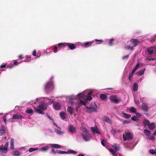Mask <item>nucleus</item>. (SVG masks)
Returning a JSON list of instances; mask_svg holds the SVG:
<instances>
[{
	"instance_id": "f257e3e1",
	"label": "nucleus",
	"mask_w": 156,
	"mask_h": 156,
	"mask_svg": "<svg viewBox=\"0 0 156 156\" xmlns=\"http://www.w3.org/2000/svg\"><path fill=\"white\" fill-rule=\"evenodd\" d=\"M41 98H37L34 102V104H36L37 102H40L39 105L37 107L34 108V110L36 112L43 114H44L43 110L46 109L47 107L45 104L44 101L41 100Z\"/></svg>"
},
{
	"instance_id": "f03ea898",
	"label": "nucleus",
	"mask_w": 156,
	"mask_h": 156,
	"mask_svg": "<svg viewBox=\"0 0 156 156\" xmlns=\"http://www.w3.org/2000/svg\"><path fill=\"white\" fill-rule=\"evenodd\" d=\"M112 146V148H110L108 149V150L113 156H115L116 152L117 151H119L120 147L119 145L116 144H114Z\"/></svg>"
},
{
	"instance_id": "7ed1b4c3",
	"label": "nucleus",
	"mask_w": 156,
	"mask_h": 156,
	"mask_svg": "<svg viewBox=\"0 0 156 156\" xmlns=\"http://www.w3.org/2000/svg\"><path fill=\"white\" fill-rule=\"evenodd\" d=\"M54 88L53 81L50 80L45 84L44 89L46 91L51 90Z\"/></svg>"
},
{
	"instance_id": "20e7f679",
	"label": "nucleus",
	"mask_w": 156,
	"mask_h": 156,
	"mask_svg": "<svg viewBox=\"0 0 156 156\" xmlns=\"http://www.w3.org/2000/svg\"><path fill=\"white\" fill-rule=\"evenodd\" d=\"M58 46L59 47L61 46L63 47L67 46L70 50H73L76 48V46L74 44L70 43H59L58 44Z\"/></svg>"
},
{
	"instance_id": "39448f33",
	"label": "nucleus",
	"mask_w": 156,
	"mask_h": 156,
	"mask_svg": "<svg viewBox=\"0 0 156 156\" xmlns=\"http://www.w3.org/2000/svg\"><path fill=\"white\" fill-rule=\"evenodd\" d=\"M133 135L132 133L127 132L123 135V139L124 140H129L133 138Z\"/></svg>"
},
{
	"instance_id": "423d86ee",
	"label": "nucleus",
	"mask_w": 156,
	"mask_h": 156,
	"mask_svg": "<svg viewBox=\"0 0 156 156\" xmlns=\"http://www.w3.org/2000/svg\"><path fill=\"white\" fill-rule=\"evenodd\" d=\"M66 99L70 104H73V101L76 99V96L73 95L67 96L66 97Z\"/></svg>"
},
{
	"instance_id": "0eeeda50",
	"label": "nucleus",
	"mask_w": 156,
	"mask_h": 156,
	"mask_svg": "<svg viewBox=\"0 0 156 156\" xmlns=\"http://www.w3.org/2000/svg\"><path fill=\"white\" fill-rule=\"evenodd\" d=\"M76 107V110L77 111L78 109L82 106L83 105H84L85 106V102L82 100H77L75 103Z\"/></svg>"
},
{
	"instance_id": "6e6552de",
	"label": "nucleus",
	"mask_w": 156,
	"mask_h": 156,
	"mask_svg": "<svg viewBox=\"0 0 156 156\" xmlns=\"http://www.w3.org/2000/svg\"><path fill=\"white\" fill-rule=\"evenodd\" d=\"M23 118V116L19 114H14L12 115V118L10 119V120L12 122H15V121L13 120L14 119H21Z\"/></svg>"
},
{
	"instance_id": "1a4fd4ad",
	"label": "nucleus",
	"mask_w": 156,
	"mask_h": 156,
	"mask_svg": "<svg viewBox=\"0 0 156 156\" xmlns=\"http://www.w3.org/2000/svg\"><path fill=\"white\" fill-rule=\"evenodd\" d=\"M82 136L83 139L86 141H90L91 137V135L89 133H82Z\"/></svg>"
},
{
	"instance_id": "9d476101",
	"label": "nucleus",
	"mask_w": 156,
	"mask_h": 156,
	"mask_svg": "<svg viewBox=\"0 0 156 156\" xmlns=\"http://www.w3.org/2000/svg\"><path fill=\"white\" fill-rule=\"evenodd\" d=\"M94 41H92L89 42H85L84 44L80 42H78V43L80 44V45L81 46L85 48H86L91 46L92 44L94 43Z\"/></svg>"
},
{
	"instance_id": "9b49d317",
	"label": "nucleus",
	"mask_w": 156,
	"mask_h": 156,
	"mask_svg": "<svg viewBox=\"0 0 156 156\" xmlns=\"http://www.w3.org/2000/svg\"><path fill=\"white\" fill-rule=\"evenodd\" d=\"M45 146L39 149V150L41 151H47L49 149V147H50V146L48 144H47L45 143L42 144H40V146Z\"/></svg>"
},
{
	"instance_id": "f8f14e48",
	"label": "nucleus",
	"mask_w": 156,
	"mask_h": 156,
	"mask_svg": "<svg viewBox=\"0 0 156 156\" xmlns=\"http://www.w3.org/2000/svg\"><path fill=\"white\" fill-rule=\"evenodd\" d=\"M147 52L149 54L151 55L156 53V47L155 46L151 47L148 48L147 49Z\"/></svg>"
},
{
	"instance_id": "ddd939ff",
	"label": "nucleus",
	"mask_w": 156,
	"mask_h": 156,
	"mask_svg": "<svg viewBox=\"0 0 156 156\" xmlns=\"http://www.w3.org/2000/svg\"><path fill=\"white\" fill-rule=\"evenodd\" d=\"M20 60H15L13 61V64H9L8 67L9 68L11 69L14 66H16L19 64L21 63L23 61H19Z\"/></svg>"
},
{
	"instance_id": "4468645a",
	"label": "nucleus",
	"mask_w": 156,
	"mask_h": 156,
	"mask_svg": "<svg viewBox=\"0 0 156 156\" xmlns=\"http://www.w3.org/2000/svg\"><path fill=\"white\" fill-rule=\"evenodd\" d=\"M91 130L94 133L101 134V132L99 130L97 126L95 125L94 127H91Z\"/></svg>"
},
{
	"instance_id": "2eb2a0df",
	"label": "nucleus",
	"mask_w": 156,
	"mask_h": 156,
	"mask_svg": "<svg viewBox=\"0 0 156 156\" xmlns=\"http://www.w3.org/2000/svg\"><path fill=\"white\" fill-rule=\"evenodd\" d=\"M87 93V90H86L83 91L82 92L76 95L75 96H76V99L77 98V97L79 99H80L81 98H83L85 96V95Z\"/></svg>"
},
{
	"instance_id": "dca6fc26",
	"label": "nucleus",
	"mask_w": 156,
	"mask_h": 156,
	"mask_svg": "<svg viewBox=\"0 0 156 156\" xmlns=\"http://www.w3.org/2000/svg\"><path fill=\"white\" fill-rule=\"evenodd\" d=\"M141 107L142 110L145 112H147L149 109L148 104L146 103H142Z\"/></svg>"
},
{
	"instance_id": "f3484780",
	"label": "nucleus",
	"mask_w": 156,
	"mask_h": 156,
	"mask_svg": "<svg viewBox=\"0 0 156 156\" xmlns=\"http://www.w3.org/2000/svg\"><path fill=\"white\" fill-rule=\"evenodd\" d=\"M62 107L61 105L59 102H56L53 105V107L54 109L56 110H59Z\"/></svg>"
},
{
	"instance_id": "a211bd4d",
	"label": "nucleus",
	"mask_w": 156,
	"mask_h": 156,
	"mask_svg": "<svg viewBox=\"0 0 156 156\" xmlns=\"http://www.w3.org/2000/svg\"><path fill=\"white\" fill-rule=\"evenodd\" d=\"M110 100L112 101L115 103H118L120 101V99H118L114 95L111 96L110 97Z\"/></svg>"
},
{
	"instance_id": "6ab92c4d",
	"label": "nucleus",
	"mask_w": 156,
	"mask_h": 156,
	"mask_svg": "<svg viewBox=\"0 0 156 156\" xmlns=\"http://www.w3.org/2000/svg\"><path fill=\"white\" fill-rule=\"evenodd\" d=\"M130 41L133 44L134 47H136L138 46V44L140 42L139 41L138 39H132L130 40Z\"/></svg>"
},
{
	"instance_id": "aec40b11",
	"label": "nucleus",
	"mask_w": 156,
	"mask_h": 156,
	"mask_svg": "<svg viewBox=\"0 0 156 156\" xmlns=\"http://www.w3.org/2000/svg\"><path fill=\"white\" fill-rule=\"evenodd\" d=\"M67 112L69 113L70 115H72L74 114L75 111L73 107L71 106H69L67 107Z\"/></svg>"
},
{
	"instance_id": "412c9836",
	"label": "nucleus",
	"mask_w": 156,
	"mask_h": 156,
	"mask_svg": "<svg viewBox=\"0 0 156 156\" xmlns=\"http://www.w3.org/2000/svg\"><path fill=\"white\" fill-rule=\"evenodd\" d=\"M69 131L71 133H74L76 131V128L72 125H70L68 127Z\"/></svg>"
},
{
	"instance_id": "4be33fe9",
	"label": "nucleus",
	"mask_w": 156,
	"mask_h": 156,
	"mask_svg": "<svg viewBox=\"0 0 156 156\" xmlns=\"http://www.w3.org/2000/svg\"><path fill=\"white\" fill-rule=\"evenodd\" d=\"M59 115L60 117L62 119L64 120L66 119L67 116V115L65 112H61L59 113Z\"/></svg>"
},
{
	"instance_id": "5701e85b",
	"label": "nucleus",
	"mask_w": 156,
	"mask_h": 156,
	"mask_svg": "<svg viewBox=\"0 0 156 156\" xmlns=\"http://www.w3.org/2000/svg\"><path fill=\"white\" fill-rule=\"evenodd\" d=\"M103 120L104 122H106L109 123L111 124L112 120L107 116H105L103 118Z\"/></svg>"
},
{
	"instance_id": "b1692460",
	"label": "nucleus",
	"mask_w": 156,
	"mask_h": 156,
	"mask_svg": "<svg viewBox=\"0 0 156 156\" xmlns=\"http://www.w3.org/2000/svg\"><path fill=\"white\" fill-rule=\"evenodd\" d=\"M146 70V69L144 68L142 69H141L136 73V74L138 76H141L143 75L144 73V72Z\"/></svg>"
},
{
	"instance_id": "393cba45",
	"label": "nucleus",
	"mask_w": 156,
	"mask_h": 156,
	"mask_svg": "<svg viewBox=\"0 0 156 156\" xmlns=\"http://www.w3.org/2000/svg\"><path fill=\"white\" fill-rule=\"evenodd\" d=\"M142 65V64L141 63H137L135 67L133 69L132 72L134 73L136 70L141 66Z\"/></svg>"
},
{
	"instance_id": "a878e982",
	"label": "nucleus",
	"mask_w": 156,
	"mask_h": 156,
	"mask_svg": "<svg viewBox=\"0 0 156 156\" xmlns=\"http://www.w3.org/2000/svg\"><path fill=\"white\" fill-rule=\"evenodd\" d=\"M90 106L94 110V112H97V105L95 102H92Z\"/></svg>"
},
{
	"instance_id": "bb28decb",
	"label": "nucleus",
	"mask_w": 156,
	"mask_h": 156,
	"mask_svg": "<svg viewBox=\"0 0 156 156\" xmlns=\"http://www.w3.org/2000/svg\"><path fill=\"white\" fill-rule=\"evenodd\" d=\"M49 145L51 148H55L59 149L61 148V146L58 144H49Z\"/></svg>"
},
{
	"instance_id": "cd10ccee",
	"label": "nucleus",
	"mask_w": 156,
	"mask_h": 156,
	"mask_svg": "<svg viewBox=\"0 0 156 156\" xmlns=\"http://www.w3.org/2000/svg\"><path fill=\"white\" fill-rule=\"evenodd\" d=\"M7 151V149L5 148L3 145L0 146V152L6 153Z\"/></svg>"
},
{
	"instance_id": "c85d7f7f",
	"label": "nucleus",
	"mask_w": 156,
	"mask_h": 156,
	"mask_svg": "<svg viewBox=\"0 0 156 156\" xmlns=\"http://www.w3.org/2000/svg\"><path fill=\"white\" fill-rule=\"evenodd\" d=\"M54 131L58 135H62L64 133V131H61L56 128L54 129Z\"/></svg>"
},
{
	"instance_id": "c756f323",
	"label": "nucleus",
	"mask_w": 156,
	"mask_h": 156,
	"mask_svg": "<svg viewBox=\"0 0 156 156\" xmlns=\"http://www.w3.org/2000/svg\"><path fill=\"white\" fill-rule=\"evenodd\" d=\"M85 109L87 112L88 113H91L94 112V110L90 107V106H85Z\"/></svg>"
},
{
	"instance_id": "7c9ffc66",
	"label": "nucleus",
	"mask_w": 156,
	"mask_h": 156,
	"mask_svg": "<svg viewBox=\"0 0 156 156\" xmlns=\"http://www.w3.org/2000/svg\"><path fill=\"white\" fill-rule=\"evenodd\" d=\"M148 127L150 130H153L155 127V124L154 123H151L148 125Z\"/></svg>"
},
{
	"instance_id": "2f4dec72",
	"label": "nucleus",
	"mask_w": 156,
	"mask_h": 156,
	"mask_svg": "<svg viewBox=\"0 0 156 156\" xmlns=\"http://www.w3.org/2000/svg\"><path fill=\"white\" fill-rule=\"evenodd\" d=\"M5 132V128L4 126H1L0 127V135H3Z\"/></svg>"
},
{
	"instance_id": "473e14b6",
	"label": "nucleus",
	"mask_w": 156,
	"mask_h": 156,
	"mask_svg": "<svg viewBox=\"0 0 156 156\" xmlns=\"http://www.w3.org/2000/svg\"><path fill=\"white\" fill-rule=\"evenodd\" d=\"M134 74V73L131 72L130 73L129 75L128 78L129 80L131 82L133 81V77Z\"/></svg>"
},
{
	"instance_id": "72a5a7b5",
	"label": "nucleus",
	"mask_w": 156,
	"mask_h": 156,
	"mask_svg": "<svg viewBox=\"0 0 156 156\" xmlns=\"http://www.w3.org/2000/svg\"><path fill=\"white\" fill-rule=\"evenodd\" d=\"M129 110L130 112L135 113L136 111V109L134 107H132L129 108Z\"/></svg>"
},
{
	"instance_id": "f704fd0d",
	"label": "nucleus",
	"mask_w": 156,
	"mask_h": 156,
	"mask_svg": "<svg viewBox=\"0 0 156 156\" xmlns=\"http://www.w3.org/2000/svg\"><path fill=\"white\" fill-rule=\"evenodd\" d=\"M138 88V85L136 83H134L133 84V91L136 92L137 91Z\"/></svg>"
},
{
	"instance_id": "c9c22d12",
	"label": "nucleus",
	"mask_w": 156,
	"mask_h": 156,
	"mask_svg": "<svg viewBox=\"0 0 156 156\" xmlns=\"http://www.w3.org/2000/svg\"><path fill=\"white\" fill-rule=\"evenodd\" d=\"M21 154V153L18 151H13L12 155L14 156H19Z\"/></svg>"
},
{
	"instance_id": "e433bc0d",
	"label": "nucleus",
	"mask_w": 156,
	"mask_h": 156,
	"mask_svg": "<svg viewBox=\"0 0 156 156\" xmlns=\"http://www.w3.org/2000/svg\"><path fill=\"white\" fill-rule=\"evenodd\" d=\"M67 154L69 153L73 154H77V152L76 151L71 149H68L67 151Z\"/></svg>"
},
{
	"instance_id": "4c0bfd02",
	"label": "nucleus",
	"mask_w": 156,
	"mask_h": 156,
	"mask_svg": "<svg viewBox=\"0 0 156 156\" xmlns=\"http://www.w3.org/2000/svg\"><path fill=\"white\" fill-rule=\"evenodd\" d=\"M10 140V148L13 149L14 148V140L13 138H11Z\"/></svg>"
},
{
	"instance_id": "58836bf2",
	"label": "nucleus",
	"mask_w": 156,
	"mask_h": 156,
	"mask_svg": "<svg viewBox=\"0 0 156 156\" xmlns=\"http://www.w3.org/2000/svg\"><path fill=\"white\" fill-rule=\"evenodd\" d=\"M31 59V57L30 56L27 55L25 56V60L23 62H30Z\"/></svg>"
},
{
	"instance_id": "ea45409f",
	"label": "nucleus",
	"mask_w": 156,
	"mask_h": 156,
	"mask_svg": "<svg viewBox=\"0 0 156 156\" xmlns=\"http://www.w3.org/2000/svg\"><path fill=\"white\" fill-rule=\"evenodd\" d=\"M100 98L102 100H105L107 98V96L106 95L104 94H100Z\"/></svg>"
},
{
	"instance_id": "a19ab883",
	"label": "nucleus",
	"mask_w": 156,
	"mask_h": 156,
	"mask_svg": "<svg viewBox=\"0 0 156 156\" xmlns=\"http://www.w3.org/2000/svg\"><path fill=\"white\" fill-rule=\"evenodd\" d=\"M125 49L130 50L131 51L133 50L134 49V47L133 46L130 45H127L125 47Z\"/></svg>"
},
{
	"instance_id": "79ce46f5",
	"label": "nucleus",
	"mask_w": 156,
	"mask_h": 156,
	"mask_svg": "<svg viewBox=\"0 0 156 156\" xmlns=\"http://www.w3.org/2000/svg\"><path fill=\"white\" fill-rule=\"evenodd\" d=\"M143 123L144 126H148L150 124L149 121L148 120L145 119L143 121Z\"/></svg>"
},
{
	"instance_id": "37998d69",
	"label": "nucleus",
	"mask_w": 156,
	"mask_h": 156,
	"mask_svg": "<svg viewBox=\"0 0 156 156\" xmlns=\"http://www.w3.org/2000/svg\"><path fill=\"white\" fill-rule=\"evenodd\" d=\"M144 132L145 135L147 136H149L151 133V132L147 129H145L144 130Z\"/></svg>"
},
{
	"instance_id": "c03bdc74",
	"label": "nucleus",
	"mask_w": 156,
	"mask_h": 156,
	"mask_svg": "<svg viewBox=\"0 0 156 156\" xmlns=\"http://www.w3.org/2000/svg\"><path fill=\"white\" fill-rule=\"evenodd\" d=\"M122 114L123 115L124 117L126 119H128L131 117V115L130 114H128L124 112H123Z\"/></svg>"
},
{
	"instance_id": "a18cd8bd",
	"label": "nucleus",
	"mask_w": 156,
	"mask_h": 156,
	"mask_svg": "<svg viewBox=\"0 0 156 156\" xmlns=\"http://www.w3.org/2000/svg\"><path fill=\"white\" fill-rule=\"evenodd\" d=\"M109 41L108 44L110 46H112L113 45V41H114V39L112 38L108 40Z\"/></svg>"
},
{
	"instance_id": "49530a36",
	"label": "nucleus",
	"mask_w": 156,
	"mask_h": 156,
	"mask_svg": "<svg viewBox=\"0 0 156 156\" xmlns=\"http://www.w3.org/2000/svg\"><path fill=\"white\" fill-rule=\"evenodd\" d=\"M26 112L27 114H30L33 113V111L32 109L28 108L27 109Z\"/></svg>"
},
{
	"instance_id": "de8ad7c7",
	"label": "nucleus",
	"mask_w": 156,
	"mask_h": 156,
	"mask_svg": "<svg viewBox=\"0 0 156 156\" xmlns=\"http://www.w3.org/2000/svg\"><path fill=\"white\" fill-rule=\"evenodd\" d=\"M149 152L151 154H156V149H151L149 151Z\"/></svg>"
},
{
	"instance_id": "09e8293b",
	"label": "nucleus",
	"mask_w": 156,
	"mask_h": 156,
	"mask_svg": "<svg viewBox=\"0 0 156 156\" xmlns=\"http://www.w3.org/2000/svg\"><path fill=\"white\" fill-rule=\"evenodd\" d=\"M82 130L83 131L82 133H89L87 129L85 127H82Z\"/></svg>"
},
{
	"instance_id": "8fccbe9b",
	"label": "nucleus",
	"mask_w": 156,
	"mask_h": 156,
	"mask_svg": "<svg viewBox=\"0 0 156 156\" xmlns=\"http://www.w3.org/2000/svg\"><path fill=\"white\" fill-rule=\"evenodd\" d=\"M57 153L58 154H67V151L57 150Z\"/></svg>"
},
{
	"instance_id": "3c124183",
	"label": "nucleus",
	"mask_w": 156,
	"mask_h": 156,
	"mask_svg": "<svg viewBox=\"0 0 156 156\" xmlns=\"http://www.w3.org/2000/svg\"><path fill=\"white\" fill-rule=\"evenodd\" d=\"M92 98L90 95H87L86 96L85 100L86 101L91 100Z\"/></svg>"
},
{
	"instance_id": "603ef678",
	"label": "nucleus",
	"mask_w": 156,
	"mask_h": 156,
	"mask_svg": "<svg viewBox=\"0 0 156 156\" xmlns=\"http://www.w3.org/2000/svg\"><path fill=\"white\" fill-rule=\"evenodd\" d=\"M38 149V148H30L29 150V151L31 153L33 151H35Z\"/></svg>"
},
{
	"instance_id": "864d4df0",
	"label": "nucleus",
	"mask_w": 156,
	"mask_h": 156,
	"mask_svg": "<svg viewBox=\"0 0 156 156\" xmlns=\"http://www.w3.org/2000/svg\"><path fill=\"white\" fill-rule=\"evenodd\" d=\"M95 41H96L98 42V43H96V44H101L103 42V40H98V39H95Z\"/></svg>"
},
{
	"instance_id": "5fc2aeb1",
	"label": "nucleus",
	"mask_w": 156,
	"mask_h": 156,
	"mask_svg": "<svg viewBox=\"0 0 156 156\" xmlns=\"http://www.w3.org/2000/svg\"><path fill=\"white\" fill-rule=\"evenodd\" d=\"M48 100L49 101L48 103H50L53 102L55 100L53 97H51V98L48 99Z\"/></svg>"
},
{
	"instance_id": "6e6d98bb",
	"label": "nucleus",
	"mask_w": 156,
	"mask_h": 156,
	"mask_svg": "<svg viewBox=\"0 0 156 156\" xmlns=\"http://www.w3.org/2000/svg\"><path fill=\"white\" fill-rule=\"evenodd\" d=\"M116 132V130L113 128H112V129L111 130V133L112 134H114V136H115V133Z\"/></svg>"
},
{
	"instance_id": "4d7b16f0",
	"label": "nucleus",
	"mask_w": 156,
	"mask_h": 156,
	"mask_svg": "<svg viewBox=\"0 0 156 156\" xmlns=\"http://www.w3.org/2000/svg\"><path fill=\"white\" fill-rule=\"evenodd\" d=\"M6 65L4 63H2V64L0 66V68L1 69H2L3 68H5L6 67Z\"/></svg>"
},
{
	"instance_id": "13d9d810",
	"label": "nucleus",
	"mask_w": 156,
	"mask_h": 156,
	"mask_svg": "<svg viewBox=\"0 0 156 156\" xmlns=\"http://www.w3.org/2000/svg\"><path fill=\"white\" fill-rule=\"evenodd\" d=\"M101 144L103 146H104V147H106V142L105 141V140H102L101 141Z\"/></svg>"
},
{
	"instance_id": "bf43d9fd",
	"label": "nucleus",
	"mask_w": 156,
	"mask_h": 156,
	"mask_svg": "<svg viewBox=\"0 0 156 156\" xmlns=\"http://www.w3.org/2000/svg\"><path fill=\"white\" fill-rule=\"evenodd\" d=\"M129 57V55H126L125 56H123L122 57V59L123 60H125L126 59H127Z\"/></svg>"
},
{
	"instance_id": "052dcab7",
	"label": "nucleus",
	"mask_w": 156,
	"mask_h": 156,
	"mask_svg": "<svg viewBox=\"0 0 156 156\" xmlns=\"http://www.w3.org/2000/svg\"><path fill=\"white\" fill-rule=\"evenodd\" d=\"M57 49L58 48L57 46H55L54 47V50L53 51V52L55 53H56L57 52Z\"/></svg>"
},
{
	"instance_id": "680f3d73",
	"label": "nucleus",
	"mask_w": 156,
	"mask_h": 156,
	"mask_svg": "<svg viewBox=\"0 0 156 156\" xmlns=\"http://www.w3.org/2000/svg\"><path fill=\"white\" fill-rule=\"evenodd\" d=\"M134 102L136 104L138 105L140 104V101L139 100H136L135 98H134Z\"/></svg>"
},
{
	"instance_id": "e2e57ef3",
	"label": "nucleus",
	"mask_w": 156,
	"mask_h": 156,
	"mask_svg": "<svg viewBox=\"0 0 156 156\" xmlns=\"http://www.w3.org/2000/svg\"><path fill=\"white\" fill-rule=\"evenodd\" d=\"M131 119L133 121H136L138 119L136 116H134L132 117Z\"/></svg>"
},
{
	"instance_id": "0e129e2a",
	"label": "nucleus",
	"mask_w": 156,
	"mask_h": 156,
	"mask_svg": "<svg viewBox=\"0 0 156 156\" xmlns=\"http://www.w3.org/2000/svg\"><path fill=\"white\" fill-rule=\"evenodd\" d=\"M51 153L54 154H55L57 153V150L55 151L54 149H52L51 150Z\"/></svg>"
},
{
	"instance_id": "69168bd1",
	"label": "nucleus",
	"mask_w": 156,
	"mask_h": 156,
	"mask_svg": "<svg viewBox=\"0 0 156 156\" xmlns=\"http://www.w3.org/2000/svg\"><path fill=\"white\" fill-rule=\"evenodd\" d=\"M130 121H127V120H125V121H124L123 122V124H129V123H130Z\"/></svg>"
},
{
	"instance_id": "338daca9",
	"label": "nucleus",
	"mask_w": 156,
	"mask_h": 156,
	"mask_svg": "<svg viewBox=\"0 0 156 156\" xmlns=\"http://www.w3.org/2000/svg\"><path fill=\"white\" fill-rule=\"evenodd\" d=\"M8 145H9V142H6L5 143V145L4 146V147H5V148H6L8 149Z\"/></svg>"
},
{
	"instance_id": "774afa93",
	"label": "nucleus",
	"mask_w": 156,
	"mask_h": 156,
	"mask_svg": "<svg viewBox=\"0 0 156 156\" xmlns=\"http://www.w3.org/2000/svg\"><path fill=\"white\" fill-rule=\"evenodd\" d=\"M148 138L151 140H154L155 139V137L154 136H150L148 137Z\"/></svg>"
}]
</instances>
